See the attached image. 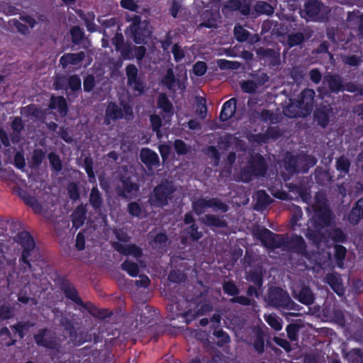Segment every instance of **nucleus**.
Returning a JSON list of instances; mask_svg holds the SVG:
<instances>
[{
    "label": "nucleus",
    "instance_id": "1",
    "mask_svg": "<svg viewBox=\"0 0 363 363\" xmlns=\"http://www.w3.org/2000/svg\"><path fill=\"white\" fill-rule=\"evenodd\" d=\"M313 209L315 213L308 223L306 236L313 242L318 243L325 237L324 227L330 222V213L325 201H319L318 198Z\"/></svg>",
    "mask_w": 363,
    "mask_h": 363
},
{
    "label": "nucleus",
    "instance_id": "2",
    "mask_svg": "<svg viewBox=\"0 0 363 363\" xmlns=\"http://www.w3.org/2000/svg\"><path fill=\"white\" fill-rule=\"evenodd\" d=\"M265 301L269 306L281 311H299L300 306L290 297L287 291L279 287L269 289Z\"/></svg>",
    "mask_w": 363,
    "mask_h": 363
},
{
    "label": "nucleus",
    "instance_id": "3",
    "mask_svg": "<svg viewBox=\"0 0 363 363\" xmlns=\"http://www.w3.org/2000/svg\"><path fill=\"white\" fill-rule=\"evenodd\" d=\"M315 91L313 89H305L301 93V99L297 104H291L284 108V113L288 117L306 116L308 115L313 104Z\"/></svg>",
    "mask_w": 363,
    "mask_h": 363
},
{
    "label": "nucleus",
    "instance_id": "4",
    "mask_svg": "<svg viewBox=\"0 0 363 363\" xmlns=\"http://www.w3.org/2000/svg\"><path fill=\"white\" fill-rule=\"evenodd\" d=\"M132 23L128 28L131 38L137 44L146 43L152 33L151 26L146 21H142L138 16H133L130 19Z\"/></svg>",
    "mask_w": 363,
    "mask_h": 363
},
{
    "label": "nucleus",
    "instance_id": "5",
    "mask_svg": "<svg viewBox=\"0 0 363 363\" xmlns=\"http://www.w3.org/2000/svg\"><path fill=\"white\" fill-rule=\"evenodd\" d=\"M330 9L318 0H308L304 4L302 17L307 20L322 21L328 18Z\"/></svg>",
    "mask_w": 363,
    "mask_h": 363
},
{
    "label": "nucleus",
    "instance_id": "6",
    "mask_svg": "<svg viewBox=\"0 0 363 363\" xmlns=\"http://www.w3.org/2000/svg\"><path fill=\"white\" fill-rule=\"evenodd\" d=\"M174 191L173 184L166 182L156 186L150 197L149 203L152 206L162 207L167 204L170 195Z\"/></svg>",
    "mask_w": 363,
    "mask_h": 363
},
{
    "label": "nucleus",
    "instance_id": "7",
    "mask_svg": "<svg viewBox=\"0 0 363 363\" xmlns=\"http://www.w3.org/2000/svg\"><path fill=\"white\" fill-rule=\"evenodd\" d=\"M253 233L268 248H279L286 242L282 235H276L263 227H257Z\"/></svg>",
    "mask_w": 363,
    "mask_h": 363
},
{
    "label": "nucleus",
    "instance_id": "8",
    "mask_svg": "<svg viewBox=\"0 0 363 363\" xmlns=\"http://www.w3.org/2000/svg\"><path fill=\"white\" fill-rule=\"evenodd\" d=\"M125 117L127 120L133 118L132 108L128 104H123V108L114 103H110L106 110L104 123L109 125L112 121Z\"/></svg>",
    "mask_w": 363,
    "mask_h": 363
},
{
    "label": "nucleus",
    "instance_id": "9",
    "mask_svg": "<svg viewBox=\"0 0 363 363\" xmlns=\"http://www.w3.org/2000/svg\"><path fill=\"white\" fill-rule=\"evenodd\" d=\"M193 209L197 215L203 213L206 208H212L215 212L225 213L228 211V206L218 199L201 198L194 201Z\"/></svg>",
    "mask_w": 363,
    "mask_h": 363
},
{
    "label": "nucleus",
    "instance_id": "10",
    "mask_svg": "<svg viewBox=\"0 0 363 363\" xmlns=\"http://www.w3.org/2000/svg\"><path fill=\"white\" fill-rule=\"evenodd\" d=\"M18 240L23 247L21 259L24 263L28 264L30 267L28 257L30 256V252L35 250L34 240L30 235L27 232L20 233L18 235Z\"/></svg>",
    "mask_w": 363,
    "mask_h": 363
},
{
    "label": "nucleus",
    "instance_id": "11",
    "mask_svg": "<svg viewBox=\"0 0 363 363\" xmlns=\"http://www.w3.org/2000/svg\"><path fill=\"white\" fill-rule=\"evenodd\" d=\"M186 73L184 72L183 75L177 80L174 78L172 69H167L164 77L162 79V84L166 86L169 89H174L176 86L178 89H184L185 88L184 81L186 80Z\"/></svg>",
    "mask_w": 363,
    "mask_h": 363
},
{
    "label": "nucleus",
    "instance_id": "12",
    "mask_svg": "<svg viewBox=\"0 0 363 363\" xmlns=\"http://www.w3.org/2000/svg\"><path fill=\"white\" fill-rule=\"evenodd\" d=\"M126 75L128 77V84L138 94L143 92L145 85L138 77V69L134 65H129L126 67Z\"/></svg>",
    "mask_w": 363,
    "mask_h": 363
},
{
    "label": "nucleus",
    "instance_id": "13",
    "mask_svg": "<svg viewBox=\"0 0 363 363\" xmlns=\"http://www.w3.org/2000/svg\"><path fill=\"white\" fill-rule=\"evenodd\" d=\"M35 340L38 345L50 348L56 349L58 346L55 340L54 334L47 330H41L35 335Z\"/></svg>",
    "mask_w": 363,
    "mask_h": 363
},
{
    "label": "nucleus",
    "instance_id": "14",
    "mask_svg": "<svg viewBox=\"0 0 363 363\" xmlns=\"http://www.w3.org/2000/svg\"><path fill=\"white\" fill-rule=\"evenodd\" d=\"M138 186L129 179L121 180V186H118V195L127 199H131L137 196Z\"/></svg>",
    "mask_w": 363,
    "mask_h": 363
},
{
    "label": "nucleus",
    "instance_id": "15",
    "mask_svg": "<svg viewBox=\"0 0 363 363\" xmlns=\"http://www.w3.org/2000/svg\"><path fill=\"white\" fill-rule=\"evenodd\" d=\"M140 157L142 162L149 168L159 165L160 160L157 154L149 148H143Z\"/></svg>",
    "mask_w": 363,
    "mask_h": 363
},
{
    "label": "nucleus",
    "instance_id": "16",
    "mask_svg": "<svg viewBox=\"0 0 363 363\" xmlns=\"http://www.w3.org/2000/svg\"><path fill=\"white\" fill-rule=\"evenodd\" d=\"M84 57L85 55L84 52L67 53L60 57V63L63 68H66L69 65H79L84 59Z\"/></svg>",
    "mask_w": 363,
    "mask_h": 363
},
{
    "label": "nucleus",
    "instance_id": "17",
    "mask_svg": "<svg viewBox=\"0 0 363 363\" xmlns=\"http://www.w3.org/2000/svg\"><path fill=\"white\" fill-rule=\"evenodd\" d=\"M136 321L140 322L141 324L150 323L153 318L156 316L155 311L145 306L143 308H139L135 311Z\"/></svg>",
    "mask_w": 363,
    "mask_h": 363
},
{
    "label": "nucleus",
    "instance_id": "18",
    "mask_svg": "<svg viewBox=\"0 0 363 363\" xmlns=\"http://www.w3.org/2000/svg\"><path fill=\"white\" fill-rule=\"evenodd\" d=\"M61 325L64 327L65 330L69 333L70 341L76 345H79L84 340L78 338V335L74 323L66 317H63L60 320Z\"/></svg>",
    "mask_w": 363,
    "mask_h": 363
},
{
    "label": "nucleus",
    "instance_id": "19",
    "mask_svg": "<svg viewBox=\"0 0 363 363\" xmlns=\"http://www.w3.org/2000/svg\"><path fill=\"white\" fill-rule=\"evenodd\" d=\"M302 161L306 162L309 167H312L316 163V160L312 156H301L297 158L294 157L291 158V162L293 163L292 165L288 167L289 171L291 172L301 171L306 172L307 170L306 167L301 169L298 165Z\"/></svg>",
    "mask_w": 363,
    "mask_h": 363
},
{
    "label": "nucleus",
    "instance_id": "20",
    "mask_svg": "<svg viewBox=\"0 0 363 363\" xmlns=\"http://www.w3.org/2000/svg\"><path fill=\"white\" fill-rule=\"evenodd\" d=\"M236 99L232 98L224 103L221 112L220 113V118L223 121L230 119L235 113L236 111Z\"/></svg>",
    "mask_w": 363,
    "mask_h": 363
},
{
    "label": "nucleus",
    "instance_id": "21",
    "mask_svg": "<svg viewBox=\"0 0 363 363\" xmlns=\"http://www.w3.org/2000/svg\"><path fill=\"white\" fill-rule=\"evenodd\" d=\"M50 108L56 109L61 116H65L67 113L65 99L62 96H52L50 103Z\"/></svg>",
    "mask_w": 363,
    "mask_h": 363
},
{
    "label": "nucleus",
    "instance_id": "22",
    "mask_svg": "<svg viewBox=\"0 0 363 363\" xmlns=\"http://www.w3.org/2000/svg\"><path fill=\"white\" fill-rule=\"evenodd\" d=\"M326 281L338 296H342L344 294V287L341 278L339 275L329 274L326 277Z\"/></svg>",
    "mask_w": 363,
    "mask_h": 363
},
{
    "label": "nucleus",
    "instance_id": "23",
    "mask_svg": "<svg viewBox=\"0 0 363 363\" xmlns=\"http://www.w3.org/2000/svg\"><path fill=\"white\" fill-rule=\"evenodd\" d=\"M250 172L252 174L256 176L263 175L266 172V165L264 160L262 156L256 155L254 157Z\"/></svg>",
    "mask_w": 363,
    "mask_h": 363
},
{
    "label": "nucleus",
    "instance_id": "24",
    "mask_svg": "<svg viewBox=\"0 0 363 363\" xmlns=\"http://www.w3.org/2000/svg\"><path fill=\"white\" fill-rule=\"evenodd\" d=\"M294 297L305 305H311L314 301V296L308 287H303L298 294L294 291Z\"/></svg>",
    "mask_w": 363,
    "mask_h": 363
},
{
    "label": "nucleus",
    "instance_id": "25",
    "mask_svg": "<svg viewBox=\"0 0 363 363\" xmlns=\"http://www.w3.org/2000/svg\"><path fill=\"white\" fill-rule=\"evenodd\" d=\"M324 83H326L332 91L342 90V81L337 75L328 74L324 77Z\"/></svg>",
    "mask_w": 363,
    "mask_h": 363
},
{
    "label": "nucleus",
    "instance_id": "26",
    "mask_svg": "<svg viewBox=\"0 0 363 363\" xmlns=\"http://www.w3.org/2000/svg\"><path fill=\"white\" fill-rule=\"evenodd\" d=\"M330 111V108L328 107H324L315 111V118L322 127H325L328 125Z\"/></svg>",
    "mask_w": 363,
    "mask_h": 363
},
{
    "label": "nucleus",
    "instance_id": "27",
    "mask_svg": "<svg viewBox=\"0 0 363 363\" xmlns=\"http://www.w3.org/2000/svg\"><path fill=\"white\" fill-rule=\"evenodd\" d=\"M86 218V211L84 206H81L76 208L72 214L73 225L77 228L82 226Z\"/></svg>",
    "mask_w": 363,
    "mask_h": 363
},
{
    "label": "nucleus",
    "instance_id": "28",
    "mask_svg": "<svg viewBox=\"0 0 363 363\" xmlns=\"http://www.w3.org/2000/svg\"><path fill=\"white\" fill-rule=\"evenodd\" d=\"M201 221L211 227H224L225 222L219 217L213 215H206L201 218Z\"/></svg>",
    "mask_w": 363,
    "mask_h": 363
},
{
    "label": "nucleus",
    "instance_id": "29",
    "mask_svg": "<svg viewBox=\"0 0 363 363\" xmlns=\"http://www.w3.org/2000/svg\"><path fill=\"white\" fill-rule=\"evenodd\" d=\"M89 202L95 210H100L103 203V199L101 198L99 191L96 187L92 188L91 191L89 196Z\"/></svg>",
    "mask_w": 363,
    "mask_h": 363
},
{
    "label": "nucleus",
    "instance_id": "30",
    "mask_svg": "<svg viewBox=\"0 0 363 363\" xmlns=\"http://www.w3.org/2000/svg\"><path fill=\"white\" fill-rule=\"evenodd\" d=\"M311 37V33H308L306 35L303 33H296L288 35V44L289 47H294L301 44L305 38Z\"/></svg>",
    "mask_w": 363,
    "mask_h": 363
},
{
    "label": "nucleus",
    "instance_id": "31",
    "mask_svg": "<svg viewBox=\"0 0 363 363\" xmlns=\"http://www.w3.org/2000/svg\"><path fill=\"white\" fill-rule=\"evenodd\" d=\"M266 322L275 330L279 331L282 329L283 321L282 320L274 313L264 315V316Z\"/></svg>",
    "mask_w": 363,
    "mask_h": 363
},
{
    "label": "nucleus",
    "instance_id": "32",
    "mask_svg": "<svg viewBox=\"0 0 363 363\" xmlns=\"http://www.w3.org/2000/svg\"><path fill=\"white\" fill-rule=\"evenodd\" d=\"M254 342H251L253 345L254 349L259 353H262L264 348V342L263 340V335L259 330L253 331Z\"/></svg>",
    "mask_w": 363,
    "mask_h": 363
},
{
    "label": "nucleus",
    "instance_id": "33",
    "mask_svg": "<svg viewBox=\"0 0 363 363\" xmlns=\"http://www.w3.org/2000/svg\"><path fill=\"white\" fill-rule=\"evenodd\" d=\"M81 89V79L77 75H72L68 79V87L67 88V93L69 96L71 93Z\"/></svg>",
    "mask_w": 363,
    "mask_h": 363
},
{
    "label": "nucleus",
    "instance_id": "34",
    "mask_svg": "<svg viewBox=\"0 0 363 363\" xmlns=\"http://www.w3.org/2000/svg\"><path fill=\"white\" fill-rule=\"evenodd\" d=\"M225 7L230 11L240 10L243 15H247L250 12V7L248 6H242V4L238 0H231L228 1Z\"/></svg>",
    "mask_w": 363,
    "mask_h": 363
},
{
    "label": "nucleus",
    "instance_id": "35",
    "mask_svg": "<svg viewBox=\"0 0 363 363\" xmlns=\"http://www.w3.org/2000/svg\"><path fill=\"white\" fill-rule=\"evenodd\" d=\"M121 268L131 277H136L139 274L138 264L130 260H125L121 264Z\"/></svg>",
    "mask_w": 363,
    "mask_h": 363
},
{
    "label": "nucleus",
    "instance_id": "36",
    "mask_svg": "<svg viewBox=\"0 0 363 363\" xmlns=\"http://www.w3.org/2000/svg\"><path fill=\"white\" fill-rule=\"evenodd\" d=\"M346 357L349 363H363V351L353 349L347 354Z\"/></svg>",
    "mask_w": 363,
    "mask_h": 363
},
{
    "label": "nucleus",
    "instance_id": "37",
    "mask_svg": "<svg viewBox=\"0 0 363 363\" xmlns=\"http://www.w3.org/2000/svg\"><path fill=\"white\" fill-rule=\"evenodd\" d=\"M350 166L349 160L345 157H340L336 161V169L342 174L348 173Z\"/></svg>",
    "mask_w": 363,
    "mask_h": 363
},
{
    "label": "nucleus",
    "instance_id": "38",
    "mask_svg": "<svg viewBox=\"0 0 363 363\" xmlns=\"http://www.w3.org/2000/svg\"><path fill=\"white\" fill-rule=\"evenodd\" d=\"M22 199H23L24 202L27 205L30 206L35 213H41L42 207L34 197L24 194L22 196Z\"/></svg>",
    "mask_w": 363,
    "mask_h": 363
},
{
    "label": "nucleus",
    "instance_id": "39",
    "mask_svg": "<svg viewBox=\"0 0 363 363\" xmlns=\"http://www.w3.org/2000/svg\"><path fill=\"white\" fill-rule=\"evenodd\" d=\"M157 106L167 113H172V106L164 94H160L157 99Z\"/></svg>",
    "mask_w": 363,
    "mask_h": 363
},
{
    "label": "nucleus",
    "instance_id": "40",
    "mask_svg": "<svg viewBox=\"0 0 363 363\" xmlns=\"http://www.w3.org/2000/svg\"><path fill=\"white\" fill-rule=\"evenodd\" d=\"M65 294L67 298L72 300L79 306H84L82 299L78 296L76 289L72 286H67L65 289Z\"/></svg>",
    "mask_w": 363,
    "mask_h": 363
},
{
    "label": "nucleus",
    "instance_id": "41",
    "mask_svg": "<svg viewBox=\"0 0 363 363\" xmlns=\"http://www.w3.org/2000/svg\"><path fill=\"white\" fill-rule=\"evenodd\" d=\"M217 65L220 69H238L240 65L236 61H230L225 59L217 60Z\"/></svg>",
    "mask_w": 363,
    "mask_h": 363
},
{
    "label": "nucleus",
    "instance_id": "42",
    "mask_svg": "<svg viewBox=\"0 0 363 363\" xmlns=\"http://www.w3.org/2000/svg\"><path fill=\"white\" fill-rule=\"evenodd\" d=\"M290 245L294 249V250L301 253L303 252L305 250V242L301 236L295 235L293 237L290 242Z\"/></svg>",
    "mask_w": 363,
    "mask_h": 363
},
{
    "label": "nucleus",
    "instance_id": "43",
    "mask_svg": "<svg viewBox=\"0 0 363 363\" xmlns=\"http://www.w3.org/2000/svg\"><path fill=\"white\" fill-rule=\"evenodd\" d=\"M118 250L125 255H133L135 257H138L141 255V250L135 245L121 247Z\"/></svg>",
    "mask_w": 363,
    "mask_h": 363
},
{
    "label": "nucleus",
    "instance_id": "44",
    "mask_svg": "<svg viewBox=\"0 0 363 363\" xmlns=\"http://www.w3.org/2000/svg\"><path fill=\"white\" fill-rule=\"evenodd\" d=\"M363 217L362 211L355 206L349 214V221L352 224H357Z\"/></svg>",
    "mask_w": 363,
    "mask_h": 363
},
{
    "label": "nucleus",
    "instance_id": "45",
    "mask_svg": "<svg viewBox=\"0 0 363 363\" xmlns=\"http://www.w3.org/2000/svg\"><path fill=\"white\" fill-rule=\"evenodd\" d=\"M167 240V236L165 234L160 233L154 236L152 245L154 247H160L165 245Z\"/></svg>",
    "mask_w": 363,
    "mask_h": 363
},
{
    "label": "nucleus",
    "instance_id": "46",
    "mask_svg": "<svg viewBox=\"0 0 363 363\" xmlns=\"http://www.w3.org/2000/svg\"><path fill=\"white\" fill-rule=\"evenodd\" d=\"M234 33L235 38L240 42L247 40L249 35L248 31L244 29L242 26H235L234 28Z\"/></svg>",
    "mask_w": 363,
    "mask_h": 363
},
{
    "label": "nucleus",
    "instance_id": "47",
    "mask_svg": "<svg viewBox=\"0 0 363 363\" xmlns=\"http://www.w3.org/2000/svg\"><path fill=\"white\" fill-rule=\"evenodd\" d=\"M256 10L261 13L270 15L274 12L273 7L267 2L260 1L256 5Z\"/></svg>",
    "mask_w": 363,
    "mask_h": 363
},
{
    "label": "nucleus",
    "instance_id": "48",
    "mask_svg": "<svg viewBox=\"0 0 363 363\" xmlns=\"http://www.w3.org/2000/svg\"><path fill=\"white\" fill-rule=\"evenodd\" d=\"M150 121L152 125L153 130L156 132L158 138L161 137V133L160 128L161 126V118L156 115H152L150 116Z\"/></svg>",
    "mask_w": 363,
    "mask_h": 363
},
{
    "label": "nucleus",
    "instance_id": "49",
    "mask_svg": "<svg viewBox=\"0 0 363 363\" xmlns=\"http://www.w3.org/2000/svg\"><path fill=\"white\" fill-rule=\"evenodd\" d=\"M172 52L176 61L181 60L185 57V54L187 53V50L184 51L177 44L174 45L172 47Z\"/></svg>",
    "mask_w": 363,
    "mask_h": 363
},
{
    "label": "nucleus",
    "instance_id": "50",
    "mask_svg": "<svg viewBox=\"0 0 363 363\" xmlns=\"http://www.w3.org/2000/svg\"><path fill=\"white\" fill-rule=\"evenodd\" d=\"M129 213L135 217H140L142 213L140 205L136 202H131L128 206Z\"/></svg>",
    "mask_w": 363,
    "mask_h": 363
},
{
    "label": "nucleus",
    "instance_id": "51",
    "mask_svg": "<svg viewBox=\"0 0 363 363\" xmlns=\"http://www.w3.org/2000/svg\"><path fill=\"white\" fill-rule=\"evenodd\" d=\"M206 64L201 61L197 62L193 67L194 73L197 76L203 75L206 73Z\"/></svg>",
    "mask_w": 363,
    "mask_h": 363
},
{
    "label": "nucleus",
    "instance_id": "52",
    "mask_svg": "<svg viewBox=\"0 0 363 363\" xmlns=\"http://www.w3.org/2000/svg\"><path fill=\"white\" fill-rule=\"evenodd\" d=\"M341 59L345 64L350 66H357L360 62L359 58L354 55H342Z\"/></svg>",
    "mask_w": 363,
    "mask_h": 363
},
{
    "label": "nucleus",
    "instance_id": "53",
    "mask_svg": "<svg viewBox=\"0 0 363 363\" xmlns=\"http://www.w3.org/2000/svg\"><path fill=\"white\" fill-rule=\"evenodd\" d=\"M242 91L247 93H252L257 88V84L253 81H245L241 84Z\"/></svg>",
    "mask_w": 363,
    "mask_h": 363
},
{
    "label": "nucleus",
    "instance_id": "54",
    "mask_svg": "<svg viewBox=\"0 0 363 363\" xmlns=\"http://www.w3.org/2000/svg\"><path fill=\"white\" fill-rule=\"evenodd\" d=\"M247 279L253 282L254 284L258 287L261 286L262 284V279L261 274L257 272L249 274L247 277Z\"/></svg>",
    "mask_w": 363,
    "mask_h": 363
},
{
    "label": "nucleus",
    "instance_id": "55",
    "mask_svg": "<svg viewBox=\"0 0 363 363\" xmlns=\"http://www.w3.org/2000/svg\"><path fill=\"white\" fill-rule=\"evenodd\" d=\"M286 332L288 337L294 341L297 339L298 326L295 324H289L286 327Z\"/></svg>",
    "mask_w": 363,
    "mask_h": 363
},
{
    "label": "nucleus",
    "instance_id": "56",
    "mask_svg": "<svg viewBox=\"0 0 363 363\" xmlns=\"http://www.w3.org/2000/svg\"><path fill=\"white\" fill-rule=\"evenodd\" d=\"M256 196L258 203H259L261 206H266L270 203V198L264 191H257Z\"/></svg>",
    "mask_w": 363,
    "mask_h": 363
},
{
    "label": "nucleus",
    "instance_id": "57",
    "mask_svg": "<svg viewBox=\"0 0 363 363\" xmlns=\"http://www.w3.org/2000/svg\"><path fill=\"white\" fill-rule=\"evenodd\" d=\"M223 290L226 294L230 296H234L238 294V289H237L236 286L231 281H228L224 284Z\"/></svg>",
    "mask_w": 363,
    "mask_h": 363
},
{
    "label": "nucleus",
    "instance_id": "58",
    "mask_svg": "<svg viewBox=\"0 0 363 363\" xmlns=\"http://www.w3.org/2000/svg\"><path fill=\"white\" fill-rule=\"evenodd\" d=\"M67 191L70 199L76 201L79 197L78 188L75 184H69L67 186Z\"/></svg>",
    "mask_w": 363,
    "mask_h": 363
},
{
    "label": "nucleus",
    "instance_id": "59",
    "mask_svg": "<svg viewBox=\"0 0 363 363\" xmlns=\"http://www.w3.org/2000/svg\"><path fill=\"white\" fill-rule=\"evenodd\" d=\"M49 160L52 166L54 167V169L57 171H59L61 169V162L57 155H56L54 153H50L48 156Z\"/></svg>",
    "mask_w": 363,
    "mask_h": 363
},
{
    "label": "nucleus",
    "instance_id": "60",
    "mask_svg": "<svg viewBox=\"0 0 363 363\" xmlns=\"http://www.w3.org/2000/svg\"><path fill=\"white\" fill-rule=\"evenodd\" d=\"M121 6L130 11H134L138 8V4L134 0H121Z\"/></svg>",
    "mask_w": 363,
    "mask_h": 363
},
{
    "label": "nucleus",
    "instance_id": "61",
    "mask_svg": "<svg viewBox=\"0 0 363 363\" xmlns=\"http://www.w3.org/2000/svg\"><path fill=\"white\" fill-rule=\"evenodd\" d=\"M174 148L178 154L184 155L188 151V148L186 144L180 140H177L174 141Z\"/></svg>",
    "mask_w": 363,
    "mask_h": 363
},
{
    "label": "nucleus",
    "instance_id": "62",
    "mask_svg": "<svg viewBox=\"0 0 363 363\" xmlns=\"http://www.w3.org/2000/svg\"><path fill=\"white\" fill-rule=\"evenodd\" d=\"M187 233L189 234L190 237L194 240H199L202 237V233L198 231V227L195 225H191L187 230Z\"/></svg>",
    "mask_w": 363,
    "mask_h": 363
},
{
    "label": "nucleus",
    "instance_id": "63",
    "mask_svg": "<svg viewBox=\"0 0 363 363\" xmlns=\"http://www.w3.org/2000/svg\"><path fill=\"white\" fill-rule=\"evenodd\" d=\"M71 34L74 43H78L83 38V32L82 29L77 26L72 28Z\"/></svg>",
    "mask_w": 363,
    "mask_h": 363
},
{
    "label": "nucleus",
    "instance_id": "64",
    "mask_svg": "<svg viewBox=\"0 0 363 363\" xmlns=\"http://www.w3.org/2000/svg\"><path fill=\"white\" fill-rule=\"evenodd\" d=\"M330 236L336 242H343L345 240V235L340 229H334L331 232Z\"/></svg>",
    "mask_w": 363,
    "mask_h": 363
}]
</instances>
